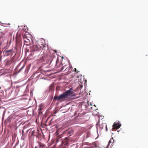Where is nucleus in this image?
Segmentation results:
<instances>
[{
    "label": "nucleus",
    "instance_id": "1",
    "mask_svg": "<svg viewBox=\"0 0 148 148\" xmlns=\"http://www.w3.org/2000/svg\"><path fill=\"white\" fill-rule=\"evenodd\" d=\"M72 88H71L69 90L64 92L62 94L59 96H55L54 98V100H57L58 101H62L64 100L65 99L67 98L69 96L72 95L74 92L72 91Z\"/></svg>",
    "mask_w": 148,
    "mask_h": 148
},
{
    "label": "nucleus",
    "instance_id": "2",
    "mask_svg": "<svg viewBox=\"0 0 148 148\" xmlns=\"http://www.w3.org/2000/svg\"><path fill=\"white\" fill-rule=\"evenodd\" d=\"M121 125L119 123V121L115 122L112 125V131H115L116 130L119 129L121 126Z\"/></svg>",
    "mask_w": 148,
    "mask_h": 148
},
{
    "label": "nucleus",
    "instance_id": "3",
    "mask_svg": "<svg viewBox=\"0 0 148 148\" xmlns=\"http://www.w3.org/2000/svg\"><path fill=\"white\" fill-rule=\"evenodd\" d=\"M58 62V60L57 59L56 61V68H59L60 67H61L60 69H59V71H62L64 69H65V70L66 69V66H62V64L60 63H59Z\"/></svg>",
    "mask_w": 148,
    "mask_h": 148
},
{
    "label": "nucleus",
    "instance_id": "4",
    "mask_svg": "<svg viewBox=\"0 0 148 148\" xmlns=\"http://www.w3.org/2000/svg\"><path fill=\"white\" fill-rule=\"evenodd\" d=\"M53 52V51L52 50H50V52L51 54L50 55L49 58H48V61L47 60V64L49 62V64L48 65V66L47 65V68L50 67L52 66V65H51V64L52 62V60L53 59V57L51 56L52 54L51 53Z\"/></svg>",
    "mask_w": 148,
    "mask_h": 148
},
{
    "label": "nucleus",
    "instance_id": "5",
    "mask_svg": "<svg viewBox=\"0 0 148 148\" xmlns=\"http://www.w3.org/2000/svg\"><path fill=\"white\" fill-rule=\"evenodd\" d=\"M40 75V78L42 79H46V75H44V73L42 72V73Z\"/></svg>",
    "mask_w": 148,
    "mask_h": 148
},
{
    "label": "nucleus",
    "instance_id": "6",
    "mask_svg": "<svg viewBox=\"0 0 148 148\" xmlns=\"http://www.w3.org/2000/svg\"><path fill=\"white\" fill-rule=\"evenodd\" d=\"M114 141V140L113 139V138L111 139L108 142V146H109L110 145L111 143H112V144H111V145H112V144H113V142Z\"/></svg>",
    "mask_w": 148,
    "mask_h": 148
},
{
    "label": "nucleus",
    "instance_id": "7",
    "mask_svg": "<svg viewBox=\"0 0 148 148\" xmlns=\"http://www.w3.org/2000/svg\"><path fill=\"white\" fill-rule=\"evenodd\" d=\"M65 132L70 135L72 134H73V131L72 130H70L66 131Z\"/></svg>",
    "mask_w": 148,
    "mask_h": 148
},
{
    "label": "nucleus",
    "instance_id": "8",
    "mask_svg": "<svg viewBox=\"0 0 148 148\" xmlns=\"http://www.w3.org/2000/svg\"><path fill=\"white\" fill-rule=\"evenodd\" d=\"M25 66V64H24L23 66L19 70V71L18 72V73H19L24 68Z\"/></svg>",
    "mask_w": 148,
    "mask_h": 148
},
{
    "label": "nucleus",
    "instance_id": "9",
    "mask_svg": "<svg viewBox=\"0 0 148 148\" xmlns=\"http://www.w3.org/2000/svg\"><path fill=\"white\" fill-rule=\"evenodd\" d=\"M35 131H33L32 132V136H35Z\"/></svg>",
    "mask_w": 148,
    "mask_h": 148
},
{
    "label": "nucleus",
    "instance_id": "10",
    "mask_svg": "<svg viewBox=\"0 0 148 148\" xmlns=\"http://www.w3.org/2000/svg\"><path fill=\"white\" fill-rule=\"evenodd\" d=\"M30 38V39L31 40L32 42V43H34V38Z\"/></svg>",
    "mask_w": 148,
    "mask_h": 148
},
{
    "label": "nucleus",
    "instance_id": "11",
    "mask_svg": "<svg viewBox=\"0 0 148 148\" xmlns=\"http://www.w3.org/2000/svg\"><path fill=\"white\" fill-rule=\"evenodd\" d=\"M74 69L75 72H77V73H78V71L77 70V69L76 68H75Z\"/></svg>",
    "mask_w": 148,
    "mask_h": 148
},
{
    "label": "nucleus",
    "instance_id": "12",
    "mask_svg": "<svg viewBox=\"0 0 148 148\" xmlns=\"http://www.w3.org/2000/svg\"><path fill=\"white\" fill-rule=\"evenodd\" d=\"M6 52H12V50H8V51H6Z\"/></svg>",
    "mask_w": 148,
    "mask_h": 148
},
{
    "label": "nucleus",
    "instance_id": "13",
    "mask_svg": "<svg viewBox=\"0 0 148 148\" xmlns=\"http://www.w3.org/2000/svg\"><path fill=\"white\" fill-rule=\"evenodd\" d=\"M27 38H25L26 40H27V41H29L30 42V40H29V39H27Z\"/></svg>",
    "mask_w": 148,
    "mask_h": 148
},
{
    "label": "nucleus",
    "instance_id": "14",
    "mask_svg": "<svg viewBox=\"0 0 148 148\" xmlns=\"http://www.w3.org/2000/svg\"><path fill=\"white\" fill-rule=\"evenodd\" d=\"M42 137H43V138L44 139H45V136L44 135H43V136Z\"/></svg>",
    "mask_w": 148,
    "mask_h": 148
},
{
    "label": "nucleus",
    "instance_id": "15",
    "mask_svg": "<svg viewBox=\"0 0 148 148\" xmlns=\"http://www.w3.org/2000/svg\"><path fill=\"white\" fill-rule=\"evenodd\" d=\"M59 141V140H58V138L56 140L57 142H58Z\"/></svg>",
    "mask_w": 148,
    "mask_h": 148
},
{
    "label": "nucleus",
    "instance_id": "16",
    "mask_svg": "<svg viewBox=\"0 0 148 148\" xmlns=\"http://www.w3.org/2000/svg\"><path fill=\"white\" fill-rule=\"evenodd\" d=\"M18 38L17 37H16V40H17V38Z\"/></svg>",
    "mask_w": 148,
    "mask_h": 148
},
{
    "label": "nucleus",
    "instance_id": "17",
    "mask_svg": "<svg viewBox=\"0 0 148 148\" xmlns=\"http://www.w3.org/2000/svg\"><path fill=\"white\" fill-rule=\"evenodd\" d=\"M44 73H45V72L44 71Z\"/></svg>",
    "mask_w": 148,
    "mask_h": 148
},
{
    "label": "nucleus",
    "instance_id": "18",
    "mask_svg": "<svg viewBox=\"0 0 148 148\" xmlns=\"http://www.w3.org/2000/svg\"><path fill=\"white\" fill-rule=\"evenodd\" d=\"M49 138H50V135H49Z\"/></svg>",
    "mask_w": 148,
    "mask_h": 148
},
{
    "label": "nucleus",
    "instance_id": "19",
    "mask_svg": "<svg viewBox=\"0 0 148 148\" xmlns=\"http://www.w3.org/2000/svg\"><path fill=\"white\" fill-rule=\"evenodd\" d=\"M49 71V70H47V71Z\"/></svg>",
    "mask_w": 148,
    "mask_h": 148
},
{
    "label": "nucleus",
    "instance_id": "20",
    "mask_svg": "<svg viewBox=\"0 0 148 148\" xmlns=\"http://www.w3.org/2000/svg\"><path fill=\"white\" fill-rule=\"evenodd\" d=\"M24 41H26V40H24Z\"/></svg>",
    "mask_w": 148,
    "mask_h": 148
},
{
    "label": "nucleus",
    "instance_id": "21",
    "mask_svg": "<svg viewBox=\"0 0 148 148\" xmlns=\"http://www.w3.org/2000/svg\"><path fill=\"white\" fill-rule=\"evenodd\" d=\"M60 138H61V137H59V139Z\"/></svg>",
    "mask_w": 148,
    "mask_h": 148
}]
</instances>
